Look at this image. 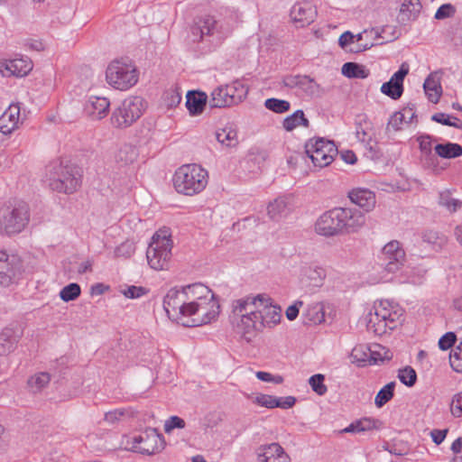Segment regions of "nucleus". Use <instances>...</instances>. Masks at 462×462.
<instances>
[{"mask_svg":"<svg viewBox=\"0 0 462 462\" xmlns=\"http://www.w3.org/2000/svg\"><path fill=\"white\" fill-rule=\"evenodd\" d=\"M163 303L169 317L187 327L209 324L217 320L220 314L218 298L202 283L170 290Z\"/></svg>","mask_w":462,"mask_h":462,"instance_id":"f257e3e1","label":"nucleus"},{"mask_svg":"<svg viewBox=\"0 0 462 462\" xmlns=\"http://www.w3.org/2000/svg\"><path fill=\"white\" fill-rule=\"evenodd\" d=\"M281 307L267 294L247 295L233 300L230 319L234 330L252 341L264 328H273L282 320Z\"/></svg>","mask_w":462,"mask_h":462,"instance_id":"f03ea898","label":"nucleus"},{"mask_svg":"<svg viewBox=\"0 0 462 462\" xmlns=\"http://www.w3.org/2000/svg\"><path fill=\"white\" fill-rule=\"evenodd\" d=\"M208 180L205 168L197 163H187L176 169L172 175V185L178 194L192 197L207 188Z\"/></svg>","mask_w":462,"mask_h":462,"instance_id":"7ed1b4c3","label":"nucleus"},{"mask_svg":"<svg viewBox=\"0 0 462 462\" xmlns=\"http://www.w3.org/2000/svg\"><path fill=\"white\" fill-rule=\"evenodd\" d=\"M403 315L402 309L393 302L382 300L374 303L367 316V329L376 336H383L394 329Z\"/></svg>","mask_w":462,"mask_h":462,"instance_id":"20e7f679","label":"nucleus"},{"mask_svg":"<svg viewBox=\"0 0 462 462\" xmlns=\"http://www.w3.org/2000/svg\"><path fill=\"white\" fill-rule=\"evenodd\" d=\"M44 182L54 191L72 194L81 186V175L74 166L55 162L47 167Z\"/></svg>","mask_w":462,"mask_h":462,"instance_id":"39448f33","label":"nucleus"},{"mask_svg":"<svg viewBox=\"0 0 462 462\" xmlns=\"http://www.w3.org/2000/svg\"><path fill=\"white\" fill-rule=\"evenodd\" d=\"M171 233L170 228H160L152 237L146 252L151 268L160 271L168 267L171 255Z\"/></svg>","mask_w":462,"mask_h":462,"instance_id":"423d86ee","label":"nucleus"},{"mask_svg":"<svg viewBox=\"0 0 462 462\" xmlns=\"http://www.w3.org/2000/svg\"><path fill=\"white\" fill-rule=\"evenodd\" d=\"M143 100L139 97L125 98L113 112L111 124L116 128H126L134 123L144 110Z\"/></svg>","mask_w":462,"mask_h":462,"instance_id":"0eeeda50","label":"nucleus"},{"mask_svg":"<svg viewBox=\"0 0 462 462\" xmlns=\"http://www.w3.org/2000/svg\"><path fill=\"white\" fill-rule=\"evenodd\" d=\"M305 152L312 163L319 168L328 166L337 154L334 143L323 138L309 140L305 144Z\"/></svg>","mask_w":462,"mask_h":462,"instance_id":"6e6552de","label":"nucleus"},{"mask_svg":"<svg viewBox=\"0 0 462 462\" xmlns=\"http://www.w3.org/2000/svg\"><path fill=\"white\" fill-rule=\"evenodd\" d=\"M106 79L111 86L134 87L138 81V71L132 62L116 60L107 66Z\"/></svg>","mask_w":462,"mask_h":462,"instance_id":"1a4fd4ad","label":"nucleus"},{"mask_svg":"<svg viewBox=\"0 0 462 462\" xmlns=\"http://www.w3.org/2000/svg\"><path fill=\"white\" fill-rule=\"evenodd\" d=\"M217 35L221 40V25L212 15L196 17L190 26L189 39L192 42H203L205 37Z\"/></svg>","mask_w":462,"mask_h":462,"instance_id":"9d476101","label":"nucleus"},{"mask_svg":"<svg viewBox=\"0 0 462 462\" xmlns=\"http://www.w3.org/2000/svg\"><path fill=\"white\" fill-rule=\"evenodd\" d=\"M29 220L28 209L24 205H20L13 209L6 210L1 219V231L6 235L20 233Z\"/></svg>","mask_w":462,"mask_h":462,"instance_id":"9b49d317","label":"nucleus"},{"mask_svg":"<svg viewBox=\"0 0 462 462\" xmlns=\"http://www.w3.org/2000/svg\"><path fill=\"white\" fill-rule=\"evenodd\" d=\"M300 283L310 289L321 288L327 278V271L324 266L317 263L301 265L298 274Z\"/></svg>","mask_w":462,"mask_h":462,"instance_id":"f8f14e48","label":"nucleus"},{"mask_svg":"<svg viewBox=\"0 0 462 462\" xmlns=\"http://www.w3.org/2000/svg\"><path fill=\"white\" fill-rule=\"evenodd\" d=\"M246 95L247 88H213L208 102L214 107L228 106L238 104Z\"/></svg>","mask_w":462,"mask_h":462,"instance_id":"ddd939ff","label":"nucleus"},{"mask_svg":"<svg viewBox=\"0 0 462 462\" xmlns=\"http://www.w3.org/2000/svg\"><path fill=\"white\" fill-rule=\"evenodd\" d=\"M383 260L386 263L384 270L393 273L399 271L405 262V252L398 241L387 243L382 250Z\"/></svg>","mask_w":462,"mask_h":462,"instance_id":"4468645a","label":"nucleus"},{"mask_svg":"<svg viewBox=\"0 0 462 462\" xmlns=\"http://www.w3.org/2000/svg\"><path fill=\"white\" fill-rule=\"evenodd\" d=\"M340 234L353 233L359 230L365 223V216L358 210L337 208Z\"/></svg>","mask_w":462,"mask_h":462,"instance_id":"2eb2a0df","label":"nucleus"},{"mask_svg":"<svg viewBox=\"0 0 462 462\" xmlns=\"http://www.w3.org/2000/svg\"><path fill=\"white\" fill-rule=\"evenodd\" d=\"M315 231L323 236L340 235L337 208L323 213L315 223Z\"/></svg>","mask_w":462,"mask_h":462,"instance_id":"dca6fc26","label":"nucleus"},{"mask_svg":"<svg viewBox=\"0 0 462 462\" xmlns=\"http://www.w3.org/2000/svg\"><path fill=\"white\" fill-rule=\"evenodd\" d=\"M290 16L296 27H305L314 22L317 9L310 1L299 2L291 7Z\"/></svg>","mask_w":462,"mask_h":462,"instance_id":"f3484780","label":"nucleus"},{"mask_svg":"<svg viewBox=\"0 0 462 462\" xmlns=\"http://www.w3.org/2000/svg\"><path fill=\"white\" fill-rule=\"evenodd\" d=\"M33 68V64L29 58H20L14 60H0V73L3 77L26 76Z\"/></svg>","mask_w":462,"mask_h":462,"instance_id":"a211bd4d","label":"nucleus"},{"mask_svg":"<svg viewBox=\"0 0 462 462\" xmlns=\"http://www.w3.org/2000/svg\"><path fill=\"white\" fill-rule=\"evenodd\" d=\"M291 457L277 442L264 444L257 448V462H290Z\"/></svg>","mask_w":462,"mask_h":462,"instance_id":"6ab92c4d","label":"nucleus"},{"mask_svg":"<svg viewBox=\"0 0 462 462\" xmlns=\"http://www.w3.org/2000/svg\"><path fill=\"white\" fill-rule=\"evenodd\" d=\"M109 108L110 101L103 96L91 95L84 105L86 114L92 120H101L106 117Z\"/></svg>","mask_w":462,"mask_h":462,"instance_id":"aec40b11","label":"nucleus"},{"mask_svg":"<svg viewBox=\"0 0 462 462\" xmlns=\"http://www.w3.org/2000/svg\"><path fill=\"white\" fill-rule=\"evenodd\" d=\"M21 124V107L13 103L0 116V132L5 135L11 134Z\"/></svg>","mask_w":462,"mask_h":462,"instance_id":"412c9836","label":"nucleus"},{"mask_svg":"<svg viewBox=\"0 0 462 462\" xmlns=\"http://www.w3.org/2000/svg\"><path fill=\"white\" fill-rule=\"evenodd\" d=\"M253 402L258 406L268 409H290L294 406L296 399L293 396L276 397L270 394L259 393L254 398Z\"/></svg>","mask_w":462,"mask_h":462,"instance_id":"4be33fe9","label":"nucleus"},{"mask_svg":"<svg viewBox=\"0 0 462 462\" xmlns=\"http://www.w3.org/2000/svg\"><path fill=\"white\" fill-rule=\"evenodd\" d=\"M416 118V111L413 106H408L395 112L387 123L388 132H397L408 125L413 123Z\"/></svg>","mask_w":462,"mask_h":462,"instance_id":"5701e85b","label":"nucleus"},{"mask_svg":"<svg viewBox=\"0 0 462 462\" xmlns=\"http://www.w3.org/2000/svg\"><path fill=\"white\" fill-rule=\"evenodd\" d=\"M164 448L163 438L156 432L142 435V440L137 448V452L143 455H153Z\"/></svg>","mask_w":462,"mask_h":462,"instance_id":"b1692460","label":"nucleus"},{"mask_svg":"<svg viewBox=\"0 0 462 462\" xmlns=\"http://www.w3.org/2000/svg\"><path fill=\"white\" fill-rule=\"evenodd\" d=\"M348 198L352 203L366 211L372 210L375 206L374 193L368 189L356 188L349 191Z\"/></svg>","mask_w":462,"mask_h":462,"instance_id":"393cba45","label":"nucleus"},{"mask_svg":"<svg viewBox=\"0 0 462 462\" xmlns=\"http://www.w3.org/2000/svg\"><path fill=\"white\" fill-rule=\"evenodd\" d=\"M382 427L380 420L371 417H364L350 423L341 430V433H364L379 430Z\"/></svg>","mask_w":462,"mask_h":462,"instance_id":"a878e982","label":"nucleus"},{"mask_svg":"<svg viewBox=\"0 0 462 462\" xmlns=\"http://www.w3.org/2000/svg\"><path fill=\"white\" fill-rule=\"evenodd\" d=\"M208 95L198 89L189 90L186 95V106L190 115L196 116L205 108Z\"/></svg>","mask_w":462,"mask_h":462,"instance_id":"bb28decb","label":"nucleus"},{"mask_svg":"<svg viewBox=\"0 0 462 462\" xmlns=\"http://www.w3.org/2000/svg\"><path fill=\"white\" fill-rule=\"evenodd\" d=\"M304 322L309 324H320L325 320V309L322 302L309 304L302 312Z\"/></svg>","mask_w":462,"mask_h":462,"instance_id":"cd10ccee","label":"nucleus"},{"mask_svg":"<svg viewBox=\"0 0 462 462\" xmlns=\"http://www.w3.org/2000/svg\"><path fill=\"white\" fill-rule=\"evenodd\" d=\"M434 151L438 156L444 159H454L462 155V146L450 142L436 144Z\"/></svg>","mask_w":462,"mask_h":462,"instance_id":"c85d7f7f","label":"nucleus"},{"mask_svg":"<svg viewBox=\"0 0 462 462\" xmlns=\"http://www.w3.org/2000/svg\"><path fill=\"white\" fill-rule=\"evenodd\" d=\"M421 10L420 0H404L400 8L402 22L415 20Z\"/></svg>","mask_w":462,"mask_h":462,"instance_id":"c756f323","label":"nucleus"},{"mask_svg":"<svg viewBox=\"0 0 462 462\" xmlns=\"http://www.w3.org/2000/svg\"><path fill=\"white\" fill-rule=\"evenodd\" d=\"M14 331L11 328H4L0 331V356L11 353L15 346Z\"/></svg>","mask_w":462,"mask_h":462,"instance_id":"7c9ffc66","label":"nucleus"},{"mask_svg":"<svg viewBox=\"0 0 462 462\" xmlns=\"http://www.w3.org/2000/svg\"><path fill=\"white\" fill-rule=\"evenodd\" d=\"M342 74L349 79H365L369 75V70L364 65L356 62H346L342 66Z\"/></svg>","mask_w":462,"mask_h":462,"instance_id":"2f4dec72","label":"nucleus"},{"mask_svg":"<svg viewBox=\"0 0 462 462\" xmlns=\"http://www.w3.org/2000/svg\"><path fill=\"white\" fill-rule=\"evenodd\" d=\"M269 217L273 220H280L287 216L289 208L284 199H277L271 202L267 207Z\"/></svg>","mask_w":462,"mask_h":462,"instance_id":"473e14b6","label":"nucleus"},{"mask_svg":"<svg viewBox=\"0 0 462 462\" xmlns=\"http://www.w3.org/2000/svg\"><path fill=\"white\" fill-rule=\"evenodd\" d=\"M51 381V375L48 373L40 372L32 375L28 381L27 384L32 393H39L43 388H45Z\"/></svg>","mask_w":462,"mask_h":462,"instance_id":"72a5a7b5","label":"nucleus"},{"mask_svg":"<svg viewBox=\"0 0 462 462\" xmlns=\"http://www.w3.org/2000/svg\"><path fill=\"white\" fill-rule=\"evenodd\" d=\"M308 124L309 121L301 110H297L292 115L287 116L282 123L284 129L288 132L292 131L301 125L308 126Z\"/></svg>","mask_w":462,"mask_h":462,"instance_id":"f704fd0d","label":"nucleus"},{"mask_svg":"<svg viewBox=\"0 0 462 462\" xmlns=\"http://www.w3.org/2000/svg\"><path fill=\"white\" fill-rule=\"evenodd\" d=\"M370 365H375L379 362H383L384 360H389L392 357V355L388 349L384 346L374 344L369 348H367Z\"/></svg>","mask_w":462,"mask_h":462,"instance_id":"c9c22d12","label":"nucleus"},{"mask_svg":"<svg viewBox=\"0 0 462 462\" xmlns=\"http://www.w3.org/2000/svg\"><path fill=\"white\" fill-rule=\"evenodd\" d=\"M395 383L390 382L385 384L376 394L374 398V404L377 408H382L387 403L394 395Z\"/></svg>","mask_w":462,"mask_h":462,"instance_id":"e433bc0d","label":"nucleus"},{"mask_svg":"<svg viewBox=\"0 0 462 462\" xmlns=\"http://www.w3.org/2000/svg\"><path fill=\"white\" fill-rule=\"evenodd\" d=\"M409 69L408 63H402L398 71H396L388 81L383 82L381 87H403V80L408 75Z\"/></svg>","mask_w":462,"mask_h":462,"instance_id":"4c0bfd02","label":"nucleus"},{"mask_svg":"<svg viewBox=\"0 0 462 462\" xmlns=\"http://www.w3.org/2000/svg\"><path fill=\"white\" fill-rule=\"evenodd\" d=\"M141 440V434H125L121 438L119 448L126 451L137 452Z\"/></svg>","mask_w":462,"mask_h":462,"instance_id":"58836bf2","label":"nucleus"},{"mask_svg":"<svg viewBox=\"0 0 462 462\" xmlns=\"http://www.w3.org/2000/svg\"><path fill=\"white\" fill-rule=\"evenodd\" d=\"M372 130L371 123L365 116L360 117L356 128L357 138L362 142L369 141L371 139Z\"/></svg>","mask_w":462,"mask_h":462,"instance_id":"ea45409f","label":"nucleus"},{"mask_svg":"<svg viewBox=\"0 0 462 462\" xmlns=\"http://www.w3.org/2000/svg\"><path fill=\"white\" fill-rule=\"evenodd\" d=\"M133 412L126 408H117L105 413L104 420L110 424L116 423L125 418L131 417Z\"/></svg>","mask_w":462,"mask_h":462,"instance_id":"a19ab883","label":"nucleus"},{"mask_svg":"<svg viewBox=\"0 0 462 462\" xmlns=\"http://www.w3.org/2000/svg\"><path fill=\"white\" fill-rule=\"evenodd\" d=\"M81 289L78 283H69L67 286L63 287L60 291V298L65 301L69 302L71 300H75L80 296Z\"/></svg>","mask_w":462,"mask_h":462,"instance_id":"79ce46f5","label":"nucleus"},{"mask_svg":"<svg viewBox=\"0 0 462 462\" xmlns=\"http://www.w3.org/2000/svg\"><path fill=\"white\" fill-rule=\"evenodd\" d=\"M351 356L353 362L359 366H365L370 365L369 355L367 347L365 346H356L353 348Z\"/></svg>","mask_w":462,"mask_h":462,"instance_id":"37998d69","label":"nucleus"},{"mask_svg":"<svg viewBox=\"0 0 462 462\" xmlns=\"http://www.w3.org/2000/svg\"><path fill=\"white\" fill-rule=\"evenodd\" d=\"M283 87H304L313 82V79L306 75H289L282 79Z\"/></svg>","mask_w":462,"mask_h":462,"instance_id":"c03bdc74","label":"nucleus"},{"mask_svg":"<svg viewBox=\"0 0 462 462\" xmlns=\"http://www.w3.org/2000/svg\"><path fill=\"white\" fill-rule=\"evenodd\" d=\"M431 119L439 124L461 128L462 122L456 116H449L445 113H436L431 116Z\"/></svg>","mask_w":462,"mask_h":462,"instance_id":"a18cd8bd","label":"nucleus"},{"mask_svg":"<svg viewBox=\"0 0 462 462\" xmlns=\"http://www.w3.org/2000/svg\"><path fill=\"white\" fill-rule=\"evenodd\" d=\"M217 140L223 145L231 147L236 144V134L231 129H221L217 132Z\"/></svg>","mask_w":462,"mask_h":462,"instance_id":"49530a36","label":"nucleus"},{"mask_svg":"<svg viewBox=\"0 0 462 462\" xmlns=\"http://www.w3.org/2000/svg\"><path fill=\"white\" fill-rule=\"evenodd\" d=\"M398 378L403 384L411 387L416 383L417 374L412 367L406 366L399 370Z\"/></svg>","mask_w":462,"mask_h":462,"instance_id":"de8ad7c7","label":"nucleus"},{"mask_svg":"<svg viewBox=\"0 0 462 462\" xmlns=\"http://www.w3.org/2000/svg\"><path fill=\"white\" fill-rule=\"evenodd\" d=\"M325 376L321 374H317L309 379V383L311 389L319 395H324L328 388L324 383Z\"/></svg>","mask_w":462,"mask_h":462,"instance_id":"09e8293b","label":"nucleus"},{"mask_svg":"<svg viewBox=\"0 0 462 462\" xmlns=\"http://www.w3.org/2000/svg\"><path fill=\"white\" fill-rule=\"evenodd\" d=\"M449 363L454 371L462 373V343L451 350Z\"/></svg>","mask_w":462,"mask_h":462,"instance_id":"8fccbe9b","label":"nucleus"},{"mask_svg":"<svg viewBox=\"0 0 462 462\" xmlns=\"http://www.w3.org/2000/svg\"><path fill=\"white\" fill-rule=\"evenodd\" d=\"M265 106L275 113H284L290 109V103L277 98H268Z\"/></svg>","mask_w":462,"mask_h":462,"instance_id":"3c124183","label":"nucleus"},{"mask_svg":"<svg viewBox=\"0 0 462 462\" xmlns=\"http://www.w3.org/2000/svg\"><path fill=\"white\" fill-rule=\"evenodd\" d=\"M417 142L419 143V149L422 156L428 157L431 154L432 149H434V144L431 137L430 135H420L417 138Z\"/></svg>","mask_w":462,"mask_h":462,"instance_id":"603ef678","label":"nucleus"},{"mask_svg":"<svg viewBox=\"0 0 462 462\" xmlns=\"http://www.w3.org/2000/svg\"><path fill=\"white\" fill-rule=\"evenodd\" d=\"M148 289L143 286H128L122 291L123 295L128 299H138L148 293Z\"/></svg>","mask_w":462,"mask_h":462,"instance_id":"864d4df0","label":"nucleus"},{"mask_svg":"<svg viewBox=\"0 0 462 462\" xmlns=\"http://www.w3.org/2000/svg\"><path fill=\"white\" fill-rule=\"evenodd\" d=\"M449 410L454 417L460 418L462 416V392L453 395Z\"/></svg>","mask_w":462,"mask_h":462,"instance_id":"5fc2aeb1","label":"nucleus"},{"mask_svg":"<svg viewBox=\"0 0 462 462\" xmlns=\"http://www.w3.org/2000/svg\"><path fill=\"white\" fill-rule=\"evenodd\" d=\"M185 421L183 419L178 417V416H171L168 420L164 422V431L166 433H170L174 429H183L185 428Z\"/></svg>","mask_w":462,"mask_h":462,"instance_id":"6e6d98bb","label":"nucleus"},{"mask_svg":"<svg viewBox=\"0 0 462 462\" xmlns=\"http://www.w3.org/2000/svg\"><path fill=\"white\" fill-rule=\"evenodd\" d=\"M455 13L456 8L454 5L451 4H444L438 8L434 17L435 19L442 20L453 16Z\"/></svg>","mask_w":462,"mask_h":462,"instance_id":"4d7b16f0","label":"nucleus"},{"mask_svg":"<svg viewBox=\"0 0 462 462\" xmlns=\"http://www.w3.org/2000/svg\"><path fill=\"white\" fill-rule=\"evenodd\" d=\"M442 70L431 72L424 80L422 87H441Z\"/></svg>","mask_w":462,"mask_h":462,"instance_id":"13d9d810","label":"nucleus"},{"mask_svg":"<svg viewBox=\"0 0 462 462\" xmlns=\"http://www.w3.org/2000/svg\"><path fill=\"white\" fill-rule=\"evenodd\" d=\"M256 377L263 381V382H268V383H273L276 384H280L283 382V377L281 375H273L271 373L263 372V371H258L255 373Z\"/></svg>","mask_w":462,"mask_h":462,"instance_id":"bf43d9fd","label":"nucleus"},{"mask_svg":"<svg viewBox=\"0 0 462 462\" xmlns=\"http://www.w3.org/2000/svg\"><path fill=\"white\" fill-rule=\"evenodd\" d=\"M456 341V335L453 332H448L439 340V346L442 350H447L453 346Z\"/></svg>","mask_w":462,"mask_h":462,"instance_id":"052dcab7","label":"nucleus"},{"mask_svg":"<svg viewBox=\"0 0 462 462\" xmlns=\"http://www.w3.org/2000/svg\"><path fill=\"white\" fill-rule=\"evenodd\" d=\"M302 305L303 302L301 300H296L292 305L289 306L285 310L286 318L290 321L296 319Z\"/></svg>","mask_w":462,"mask_h":462,"instance_id":"680f3d73","label":"nucleus"},{"mask_svg":"<svg viewBox=\"0 0 462 462\" xmlns=\"http://www.w3.org/2000/svg\"><path fill=\"white\" fill-rule=\"evenodd\" d=\"M439 203L450 211H456L461 206V202L457 199H448V193H441Z\"/></svg>","mask_w":462,"mask_h":462,"instance_id":"e2e57ef3","label":"nucleus"},{"mask_svg":"<svg viewBox=\"0 0 462 462\" xmlns=\"http://www.w3.org/2000/svg\"><path fill=\"white\" fill-rule=\"evenodd\" d=\"M354 42V34L349 31L343 32L339 36L338 44L342 49H346V47Z\"/></svg>","mask_w":462,"mask_h":462,"instance_id":"0e129e2a","label":"nucleus"},{"mask_svg":"<svg viewBox=\"0 0 462 462\" xmlns=\"http://www.w3.org/2000/svg\"><path fill=\"white\" fill-rule=\"evenodd\" d=\"M424 90L430 102L434 104L439 102L442 95V88H424Z\"/></svg>","mask_w":462,"mask_h":462,"instance_id":"69168bd1","label":"nucleus"},{"mask_svg":"<svg viewBox=\"0 0 462 462\" xmlns=\"http://www.w3.org/2000/svg\"><path fill=\"white\" fill-rule=\"evenodd\" d=\"M12 282V277L7 267H0V286H8Z\"/></svg>","mask_w":462,"mask_h":462,"instance_id":"338daca9","label":"nucleus"},{"mask_svg":"<svg viewBox=\"0 0 462 462\" xmlns=\"http://www.w3.org/2000/svg\"><path fill=\"white\" fill-rule=\"evenodd\" d=\"M110 287L104 283H96L91 286L90 293L91 295H102L103 293L108 291Z\"/></svg>","mask_w":462,"mask_h":462,"instance_id":"774afa93","label":"nucleus"}]
</instances>
